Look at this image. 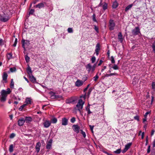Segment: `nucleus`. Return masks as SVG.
Wrapping results in <instances>:
<instances>
[{
	"mask_svg": "<svg viewBox=\"0 0 155 155\" xmlns=\"http://www.w3.org/2000/svg\"><path fill=\"white\" fill-rule=\"evenodd\" d=\"M11 92V91L9 88H8L6 91L4 90H2L0 93V101L2 102H5L8 95Z\"/></svg>",
	"mask_w": 155,
	"mask_h": 155,
	"instance_id": "obj_1",
	"label": "nucleus"
},
{
	"mask_svg": "<svg viewBox=\"0 0 155 155\" xmlns=\"http://www.w3.org/2000/svg\"><path fill=\"white\" fill-rule=\"evenodd\" d=\"M132 34L133 35L136 36L140 34V30L139 27H135L132 31Z\"/></svg>",
	"mask_w": 155,
	"mask_h": 155,
	"instance_id": "obj_2",
	"label": "nucleus"
},
{
	"mask_svg": "<svg viewBox=\"0 0 155 155\" xmlns=\"http://www.w3.org/2000/svg\"><path fill=\"white\" fill-rule=\"evenodd\" d=\"M84 103V102H83L82 99H80L79 100L78 102L76 105V107L78 108V110L79 111H80L82 109L83 105Z\"/></svg>",
	"mask_w": 155,
	"mask_h": 155,
	"instance_id": "obj_3",
	"label": "nucleus"
},
{
	"mask_svg": "<svg viewBox=\"0 0 155 155\" xmlns=\"http://www.w3.org/2000/svg\"><path fill=\"white\" fill-rule=\"evenodd\" d=\"M9 19V15L6 14H4L3 15H1L0 18V20L4 22L7 21Z\"/></svg>",
	"mask_w": 155,
	"mask_h": 155,
	"instance_id": "obj_4",
	"label": "nucleus"
},
{
	"mask_svg": "<svg viewBox=\"0 0 155 155\" xmlns=\"http://www.w3.org/2000/svg\"><path fill=\"white\" fill-rule=\"evenodd\" d=\"M115 26V24L114 20L112 19H110L109 21V28L110 30L112 31L114 29Z\"/></svg>",
	"mask_w": 155,
	"mask_h": 155,
	"instance_id": "obj_5",
	"label": "nucleus"
},
{
	"mask_svg": "<svg viewBox=\"0 0 155 155\" xmlns=\"http://www.w3.org/2000/svg\"><path fill=\"white\" fill-rule=\"evenodd\" d=\"M21 42L22 44V47L24 48V49L25 50V47L26 46H29L30 45L29 41L27 40L25 41V40L22 39Z\"/></svg>",
	"mask_w": 155,
	"mask_h": 155,
	"instance_id": "obj_6",
	"label": "nucleus"
},
{
	"mask_svg": "<svg viewBox=\"0 0 155 155\" xmlns=\"http://www.w3.org/2000/svg\"><path fill=\"white\" fill-rule=\"evenodd\" d=\"M85 67L86 69L87 70L88 73H90V72L93 73L94 71V70H93L92 67L91 66L90 63H89L86 65Z\"/></svg>",
	"mask_w": 155,
	"mask_h": 155,
	"instance_id": "obj_7",
	"label": "nucleus"
},
{
	"mask_svg": "<svg viewBox=\"0 0 155 155\" xmlns=\"http://www.w3.org/2000/svg\"><path fill=\"white\" fill-rule=\"evenodd\" d=\"M132 144V143H130L126 145L122 151V153H125L130 148Z\"/></svg>",
	"mask_w": 155,
	"mask_h": 155,
	"instance_id": "obj_8",
	"label": "nucleus"
},
{
	"mask_svg": "<svg viewBox=\"0 0 155 155\" xmlns=\"http://www.w3.org/2000/svg\"><path fill=\"white\" fill-rule=\"evenodd\" d=\"M51 122L48 120H46L43 123L44 126L45 128L48 127L51 125Z\"/></svg>",
	"mask_w": 155,
	"mask_h": 155,
	"instance_id": "obj_9",
	"label": "nucleus"
},
{
	"mask_svg": "<svg viewBox=\"0 0 155 155\" xmlns=\"http://www.w3.org/2000/svg\"><path fill=\"white\" fill-rule=\"evenodd\" d=\"M84 82V81L78 79L75 83V85L78 87H80L83 85Z\"/></svg>",
	"mask_w": 155,
	"mask_h": 155,
	"instance_id": "obj_10",
	"label": "nucleus"
},
{
	"mask_svg": "<svg viewBox=\"0 0 155 155\" xmlns=\"http://www.w3.org/2000/svg\"><path fill=\"white\" fill-rule=\"evenodd\" d=\"M100 45L99 43H97L95 47V51L97 55H98L99 54V52L100 50Z\"/></svg>",
	"mask_w": 155,
	"mask_h": 155,
	"instance_id": "obj_11",
	"label": "nucleus"
},
{
	"mask_svg": "<svg viewBox=\"0 0 155 155\" xmlns=\"http://www.w3.org/2000/svg\"><path fill=\"white\" fill-rule=\"evenodd\" d=\"M72 127L74 131L78 133L79 132L80 127L78 125L74 124L72 126Z\"/></svg>",
	"mask_w": 155,
	"mask_h": 155,
	"instance_id": "obj_12",
	"label": "nucleus"
},
{
	"mask_svg": "<svg viewBox=\"0 0 155 155\" xmlns=\"http://www.w3.org/2000/svg\"><path fill=\"white\" fill-rule=\"evenodd\" d=\"M52 142V139H50L47 143V144L46 146V149H47L48 150H49L51 148Z\"/></svg>",
	"mask_w": 155,
	"mask_h": 155,
	"instance_id": "obj_13",
	"label": "nucleus"
},
{
	"mask_svg": "<svg viewBox=\"0 0 155 155\" xmlns=\"http://www.w3.org/2000/svg\"><path fill=\"white\" fill-rule=\"evenodd\" d=\"M25 122V119L23 118H21L19 119L18 121V124L19 126H22Z\"/></svg>",
	"mask_w": 155,
	"mask_h": 155,
	"instance_id": "obj_14",
	"label": "nucleus"
},
{
	"mask_svg": "<svg viewBox=\"0 0 155 155\" xmlns=\"http://www.w3.org/2000/svg\"><path fill=\"white\" fill-rule=\"evenodd\" d=\"M8 76L7 74L5 72L3 73L2 75V79L3 81H4V82L6 83L7 82V78Z\"/></svg>",
	"mask_w": 155,
	"mask_h": 155,
	"instance_id": "obj_15",
	"label": "nucleus"
},
{
	"mask_svg": "<svg viewBox=\"0 0 155 155\" xmlns=\"http://www.w3.org/2000/svg\"><path fill=\"white\" fill-rule=\"evenodd\" d=\"M62 124L63 125H66L68 124V119L65 117L62 118L61 121Z\"/></svg>",
	"mask_w": 155,
	"mask_h": 155,
	"instance_id": "obj_16",
	"label": "nucleus"
},
{
	"mask_svg": "<svg viewBox=\"0 0 155 155\" xmlns=\"http://www.w3.org/2000/svg\"><path fill=\"white\" fill-rule=\"evenodd\" d=\"M117 74L116 73H111L110 74H106L105 75L102 76V78L103 79L106 77H108L109 76H111L113 75H117Z\"/></svg>",
	"mask_w": 155,
	"mask_h": 155,
	"instance_id": "obj_17",
	"label": "nucleus"
},
{
	"mask_svg": "<svg viewBox=\"0 0 155 155\" xmlns=\"http://www.w3.org/2000/svg\"><path fill=\"white\" fill-rule=\"evenodd\" d=\"M29 77L32 83H35L36 82V79L32 74L29 75Z\"/></svg>",
	"mask_w": 155,
	"mask_h": 155,
	"instance_id": "obj_18",
	"label": "nucleus"
},
{
	"mask_svg": "<svg viewBox=\"0 0 155 155\" xmlns=\"http://www.w3.org/2000/svg\"><path fill=\"white\" fill-rule=\"evenodd\" d=\"M41 146V143L40 142H38L35 147V149L37 153H38L40 150V147Z\"/></svg>",
	"mask_w": 155,
	"mask_h": 155,
	"instance_id": "obj_19",
	"label": "nucleus"
},
{
	"mask_svg": "<svg viewBox=\"0 0 155 155\" xmlns=\"http://www.w3.org/2000/svg\"><path fill=\"white\" fill-rule=\"evenodd\" d=\"M118 38L121 43H122L123 41V38H122V35L121 32H119L118 35Z\"/></svg>",
	"mask_w": 155,
	"mask_h": 155,
	"instance_id": "obj_20",
	"label": "nucleus"
},
{
	"mask_svg": "<svg viewBox=\"0 0 155 155\" xmlns=\"http://www.w3.org/2000/svg\"><path fill=\"white\" fill-rule=\"evenodd\" d=\"M44 6L45 5L43 3H41L35 6V7L36 8H43Z\"/></svg>",
	"mask_w": 155,
	"mask_h": 155,
	"instance_id": "obj_21",
	"label": "nucleus"
},
{
	"mask_svg": "<svg viewBox=\"0 0 155 155\" xmlns=\"http://www.w3.org/2000/svg\"><path fill=\"white\" fill-rule=\"evenodd\" d=\"M25 121H26V123H28L29 122L31 121L32 119L31 117H26L25 119Z\"/></svg>",
	"mask_w": 155,
	"mask_h": 155,
	"instance_id": "obj_22",
	"label": "nucleus"
},
{
	"mask_svg": "<svg viewBox=\"0 0 155 155\" xmlns=\"http://www.w3.org/2000/svg\"><path fill=\"white\" fill-rule=\"evenodd\" d=\"M27 72L29 75L32 74V71L31 70L30 67L28 66V68H27Z\"/></svg>",
	"mask_w": 155,
	"mask_h": 155,
	"instance_id": "obj_23",
	"label": "nucleus"
},
{
	"mask_svg": "<svg viewBox=\"0 0 155 155\" xmlns=\"http://www.w3.org/2000/svg\"><path fill=\"white\" fill-rule=\"evenodd\" d=\"M7 57L8 60H10L12 58V53H8L7 54Z\"/></svg>",
	"mask_w": 155,
	"mask_h": 155,
	"instance_id": "obj_24",
	"label": "nucleus"
},
{
	"mask_svg": "<svg viewBox=\"0 0 155 155\" xmlns=\"http://www.w3.org/2000/svg\"><path fill=\"white\" fill-rule=\"evenodd\" d=\"M25 102L26 104H31V99L29 98H27L26 99Z\"/></svg>",
	"mask_w": 155,
	"mask_h": 155,
	"instance_id": "obj_25",
	"label": "nucleus"
},
{
	"mask_svg": "<svg viewBox=\"0 0 155 155\" xmlns=\"http://www.w3.org/2000/svg\"><path fill=\"white\" fill-rule=\"evenodd\" d=\"M133 6V4H130L127 6L125 8V12H127L128 10L130 9Z\"/></svg>",
	"mask_w": 155,
	"mask_h": 155,
	"instance_id": "obj_26",
	"label": "nucleus"
},
{
	"mask_svg": "<svg viewBox=\"0 0 155 155\" xmlns=\"http://www.w3.org/2000/svg\"><path fill=\"white\" fill-rule=\"evenodd\" d=\"M118 4L117 2H115L113 3L112 7L114 8H115L118 6Z\"/></svg>",
	"mask_w": 155,
	"mask_h": 155,
	"instance_id": "obj_27",
	"label": "nucleus"
},
{
	"mask_svg": "<svg viewBox=\"0 0 155 155\" xmlns=\"http://www.w3.org/2000/svg\"><path fill=\"white\" fill-rule=\"evenodd\" d=\"M26 105H27V104H23V105H22L21 106V107H20V108H19V110L20 111H21L23 110V108L25 106H26Z\"/></svg>",
	"mask_w": 155,
	"mask_h": 155,
	"instance_id": "obj_28",
	"label": "nucleus"
},
{
	"mask_svg": "<svg viewBox=\"0 0 155 155\" xmlns=\"http://www.w3.org/2000/svg\"><path fill=\"white\" fill-rule=\"evenodd\" d=\"M57 119L56 118L54 117L51 119V122L52 123L55 124L57 123Z\"/></svg>",
	"mask_w": 155,
	"mask_h": 155,
	"instance_id": "obj_29",
	"label": "nucleus"
},
{
	"mask_svg": "<svg viewBox=\"0 0 155 155\" xmlns=\"http://www.w3.org/2000/svg\"><path fill=\"white\" fill-rule=\"evenodd\" d=\"M89 106H90V105H89L88 104V106L86 108V110L87 111V113H88V114H91L92 113V112H91L90 110Z\"/></svg>",
	"mask_w": 155,
	"mask_h": 155,
	"instance_id": "obj_30",
	"label": "nucleus"
},
{
	"mask_svg": "<svg viewBox=\"0 0 155 155\" xmlns=\"http://www.w3.org/2000/svg\"><path fill=\"white\" fill-rule=\"evenodd\" d=\"M13 144H11L9 147V151L10 152H12L13 151Z\"/></svg>",
	"mask_w": 155,
	"mask_h": 155,
	"instance_id": "obj_31",
	"label": "nucleus"
},
{
	"mask_svg": "<svg viewBox=\"0 0 155 155\" xmlns=\"http://www.w3.org/2000/svg\"><path fill=\"white\" fill-rule=\"evenodd\" d=\"M73 101H72L71 99H67L66 100V103L67 104H70Z\"/></svg>",
	"mask_w": 155,
	"mask_h": 155,
	"instance_id": "obj_32",
	"label": "nucleus"
},
{
	"mask_svg": "<svg viewBox=\"0 0 155 155\" xmlns=\"http://www.w3.org/2000/svg\"><path fill=\"white\" fill-rule=\"evenodd\" d=\"M107 5L106 3H105L103 6V9L104 10L107 9Z\"/></svg>",
	"mask_w": 155,
	"mask_h": 155,
	"instance_id": "obj_33",
	"label": "nucleus"
},
{
	"mask_svg": "<svg viewBox=\"0 0 155 155\" xmlns=\"http://www.w3.org/2000/svg\"><path fill=\"white\" fill-rule=\"evenodd\" d=\"M53 96H54V97L55 98H61L63 99V97H62V96L61 95H53Z\"/></svg>",
	"mask_w": 155,
	"mask_h": 155,
	"instance_id": "obj_34",
	"label": "nucleus"
},
{
	"mask_svg": "<svg viewBox=\"0 0 155 155\" xmlns=\"http://www.w3.org/2000/svg\"><path fill=\"white\" fill-rule=\"evenodd\" d=\"M10 70L11 72H13L15 71L16 70V69L15 67H13V68H10Z\"/></svg>",
	"mask_w": 155,
	"mask_h": 155,
	"instance_id": "obj_35",
	"label": "nucleus"
},
{
	"mask_svg": "<svg viewBox=\"0 0 155 155\" xmlns=\"http://www.w3.org/2000/svg\"><path fill=\"white\" fill-rule=\"evenodd\" d=\"M25 58L26 62L28 63L29 61L30 58L27 55H25Z\"/></svg>",
	"mask_w": 155,
	"mask_h": 155,
	"instance_id": "obj_36",
	"label": "nucleus"
},
{
	"mask_svg": "<svg viewBox=\"0 0 155 155\" xmlns=\"http://www.w3.org/2000/svg\"><path fill=\"white\" fill-rule=\"evenodd\" d=\"M112 68L114 70H118L119 69V67L117 66V65L116 64H114V66L112 67Z\"/></svg>",
	"mask_w": 155,
	"mask_h": 155,
	"instance_id": "obj_37",
	"label": "nucleus"
},
{
	"mask_svg": "<svg viewBox=\"0 0 155 155\" xmlns=\"http://www.w3.org/2000/svg\"><path fill=\"white\" fill-rule=\"evenodd\" d=\"M14 86V82L13 81V79H12L11 80V83L10 84V87L12 88H13Z\"/></svg>",
	"mask_w": 155,
	"mask_h": 155,
	"instance_id": "obj_38",
	"label": "nucleus"
},
{
	"mask_svg": "<svg viewBox=\"0 0 155 155\" xmlns=\"http://www.w3.org/2000/svg\"><path fill=\"white\" fill-rule=\"evenodd\" d=\"M98 78L99 76L98 75V74H97L95 76L93 77V79H94V81H97Z\"/></svg>",
	"mask_w": 155,
	"mask_h": 155,
	"instance_id": "obj_39",
	"label": "nucleus"
},
{
	"mask_svg": "<svg viewBox=\"0 0 155 155\" xmlns=\"http://www.w3.org/2000/svg\"><path fill=\"white\" fill-rule=\"evenodd\" d=\"M80 131H81V134H82V135H83V137L84 138H85L86 137V134H85V132H84L82 130H80Z\"/></svg>",
	"mask_w": 155,
	"mask_h": 155,
	"instance_id": "obj_40",
	"label": "nucleus"
},
{
	"mask_svg": "<svg viewBox=\"0 0 155 155\" xmlns=\"http://www.w3.org/2000/svg\"><path fill=\"white\" fill-rule=\"evenodd\" d=\"M111 63L112 64H114L115 62L114 57L113 56H111Z\"/></svg>",
	"mask_w": 155,
	"mask_h": 155,
	"instance_id": "obj_41",
	"label": "nucleus"
},
{
	"mask_svg": "<svg viewBox=\"0 0 155 155\" xmlns=\"http://www.w3.org/2000/svg\"><path fill=\"white\" fill-rule=\"evenodd\" d=\"M121 152V150L120 149H118L117 150L114 151V153H117V154H119Z\"/></svg>",
	"mask_w": 155,
	"mask_h": 155,
	"instance_id": "obj_42",
	"label": "nucleus"
},
{
	"mask_svg": "<svg viewBox=\"0 0 155 155\" xmlns=\"http://www.w3.org/2000/svg\"><path fill=\"white\" fill-rule=\"evenodd\" d=\"M95 60H96L95 57L94 56L93 57L91 58V61L92 63H94L95 62Z\"/></svg>",
	"mask_w": 155,
	"mask_h": 155,
	"instance_id": "obj_43",
	"label": "nucleus"
},
{
	"mask_svg": "<svg viewBox=\"0 0 155 155\" xmlns=\"http://www.w3.org/2000/svg\"><path fill=\"white\" fill-rule=\"evenodd\" d=\"M152 48L153 49V51L154 53H155V44L153 43L152 45Z\"/></svg>",
	"mask_w": 155,
	"mask_h": 155,
	"instance_id": "obj_44",
	"label": "nucleus"
},
{
	"mask_svg": "<svg viewBox=\"0 0 155 155\" xmlns=\"http://www.w3.org/2000/svg\"><path fill=\"white\" fill-rule=\"evenodd\" d=\"M15 136V134L14 133H12L10 134V138H13Z\"/></svg>",
	"mask_w": 155,
	"mask_h": 155,
	"instance_id": "obj_45",
	"label": "nucleus"
},
{
	"mask_svg": "<svg viewBox=\"0 0 155 155\" xmlns=\"http://www.w3.org/2000/svg\"><path fill=\"white\" fill-rule=\"evenodd\" d=\"M35 10L34 9H31L29 12V15H33L34 12Z\"/></svg>",
	"mask_w": 155,
	"mask_h": 155,
	"instance_id": "obj_46",
	"label": "nucleus"
},
{
	"mask_svg": "<svg viewBox=\"0 0 155 155\" xmlns=\"http://www.w3.org/2000/svg\"><path fill=\"white\" fill-rule=\"evenodd\" d=\"M68 32L69 33H72L73 32V29L71 28H68Z\"/></svg>",
	"mask_w": 155,
	"mask_h": 155,
	"instance_id": "obj_47",
	"label": "nucleus"
},
{
	"mask_svg": "<svg viewBox=\"0 0 155 155\" xmlns=\"http://www.w3.org/2000/svg\"><path fill=\"white\" fill-rule=\"evenodd\" d=\"M87 78V77L86 75H85L83 78V80H84V82L85 81Z\"/></svg>",
	"mask_w": 155,
	"mask_h": 155,
	"instance_id": "obj_48",
	"label": "nucleus"
},
{
	"mask_svg": "<svg viewBox=\"0 0 155 155\" xmlns=\"http://www.w3.org/2000/svg\"><path fill=\"white\" fill-rule=\"evenodd\" d=\"M17 38H16L15 39V42L13 45V46L14 47H15L16 45L17 44Z\"/></svg>",
	"mask_w": 155,
	"mask_h": 155,
	"instance_id": "obj_49",
	"label": "nucleus"
},
{
	"mask_svg": "<svg viewBox=\"0 0 155 155\" xmlns=\"http://www.w3.org/2000/svg\"><path fill=\"white\" fill-rule=\"evenodd\" d=\"M93 20L94 21L96 22L97 20L96 19L95 15V14H94L93 15Z\"/></svg>",
	"mask_w": 155,
	"mask_h": 155,
	"instance_id": "obj_50",
	"label": "nucleus"
},
{
	"mask_svg": "<svg viewBox=\"0 0 155 155\" xmlns=\"http://www.w3.org/2000/svg\"><path fill=\"white\" fill-rule=\"evenodd\" d=\"M75 121V118L74 117H73L71 119V121L72 123H74Z\"/></svg>",
	"mask_w": 155,
	"mask_h": 155,
	"instance_id": "obj_51",
	"label": "nucleus"
},
{
	"mask_svg": "<svg viewBox=\"0 0 155 155\" xmlns=\"http://www.w3.org/2000/svg\"><path fill=\"white\" fill-rule=\"evenodd\" d=\"M152 88L153 89L155 88V82H153L152 84Z\"/></svg>",
	"mask_w": 155,
	"mask_h": 155,
	"instance_id": "obj_52",
	"label": "nucleus"
},
{
	"mask_svg": "<svg viewBox=\"0 0 155 155\" xmlns=\"http://www.w3.org/2000/svg\"><path fill=\"white\" fill-rule=\"evenodd\" d=\"M94 29L95 30V31H97V32H98V27H97L96 25H94Z\"/></svg>",
	"mask_w": 155,
	"mask_h": 155,
	"instance_id": "obj_53",
	"label": "nucleus"
},
{
	"mask_svg": "<svg viewBox=\"0 0 155 155\" xmlns=\"http://www.w3.org/2000/svg\"><path fill=\"white\" fill-rule=\"evenodd\" d=\"M90 85V84H88L86 88H85L84 90V92H85L86 91H87V90L88 89V88L89 87Z\"/></svg>",
	"mask_w": 155,
	"mask_h": 155,
	"instance_id": "obj_54",
	"label": "nucleus"
},
{
	"mask_svg": "<svg viewBox=\"0 0 155 155\" xmlns=\"http://www.w3.org/2000/svg\"><path fill=\"white\" fill-rule=\"evenodd\" d=\"M92 88H90L89 89L88 91V93H87V94H88V95H89L91 93V92L92 91Z\"/></svg>",
	"mask_w": 155,
	"mask_h": 155,
	"instance_id": "obj_55",
	"label": "nucleus"
},
{
	"mask_svg": "<svg viewBox=\"0 0 155 155\" xmlns=\"http://www.w3.org/2000/svg\"><path fill=\"white\" fill-rule=\"evenodd\" d=\"M150 146H148V149H147V153H149L150 152Z\"/></svg>",
	"mask_w": 155,
	"mask_h": 155,
	"instance_id": "obj_56",
	"label": "nucleus"
},
{
	"mask_svg": "<svg viewBox=\"0 0 155 155\" xmlns=\"http://www.w3.org/2000/svg\"><path fill=\"white\" fill-rule=\"evenodd\" d=\"M96 66V63L95 64H94V65L92 66L93 68V70L94 71L95 70V68Z\"/></svg>",
	"mask_w": 155,
	"mask_h": 155,
	"instance_id": "obj_57",
	"label": "nucleus"
},
{
	"mask_svg": "<svg viewBox=\"0 0 155 155\" xmlns=\"http://www.w3.org/2000/svg\"><path fill=\"white\" fill-rule=\"evenodd\" d=\"M153 100H154V97L153 96H152V97H151V103H150V104L151 105H152V104H153Z\"/></svg>",
	"mask_w": 155,
	"mask_h": 155,
	"instance_id": "obj_58",
	"label": "nucleus"
},
{
	"mask_svg": "<svg viewBox=\"0 0 155 155\" xmlns=\"http://www.w3.org/2000/svg\"><path fill=\"white\" fill-rule=\"evenodd\" d=\"M150 113V112H147L144 115V117H146L147 118V115L148 114H149Z\"/></svg>",
	"mask_w": 155,
	"mask_h": 155,
	"instance_id": "obj_59",
	"label": "nucleus"
},
{
	"mask_svg": "<svg viewBox=\"0 0 155 155\" xmlns=\"http://www.w3.org/2000/svg\"><path fill=\"white\" fill-rule=\"evenodd\" d=\"M154 130H151V136H152L154 134Z\"/></svg>",
	"mask_w": 155,
	"mask_h": 155,
	"instance_id": "obj_60",
	"label": "nucleus"
},
{
	"mask_svg": "<svg viewBox=\"0 0 155 155\" xmlns=\"http://www.w3.org/2000/svg\"><path fill=\"white\" fill-rule=\"evenodd\" d=\"M103 61H102L101 60H100L99 61V63L98 64V66H100L101 64H102V63H103Z\"/></svg>",
	"mask_w": 155,
	"mask_h": 155,
	"instance_id": "obj_61",
	"label": "nucleus"
},
{
	"mask_svg": "<svg viewBox=\"0 0 155 155\" xmlns=\"http://www.w3.org/2000/svg\"><path fill=\"white\" fill-rule=\"evenodd\" d=\"M153 147H155V139L154 140L152 143Z\"/></svg>",
	"mask_w": 155,
	"mask_h": 155,
	"instance_id": "obj_62",
	"label": "nucleus"
},
{
	"mask_svg": "<svg viewBox=\"0 0 155 155\" xmlns=\"http://www.w3.org/2000/svg\"><path fill=\"white\" fill-rule=\"evenodd\" d=\"M106 68H107L106 66H104L103 67V68H102L101 69V72H103L105 69Z\"/></svg>",
	"mask_w": 155,
	"mask_h": 155,
	"instance_id": "obj_63",
	"label": "nucleus"
},
{
	"mask_svg": "<svg viewBox=\"0 0 155 155\" xmlns=\"http://www.w3.org/2000/svg\"><path fill=\"white\" fill-rule=\"evenodd\" d=\"M90 127L91 130L92 131V132H93V129L94 126L90 125Z\"/></svg>",
	"mask_w": 155,
	"mask_h": 155,
	"instance_id": "obj_64",
	"label": "nucleus"
}]
</instances>
